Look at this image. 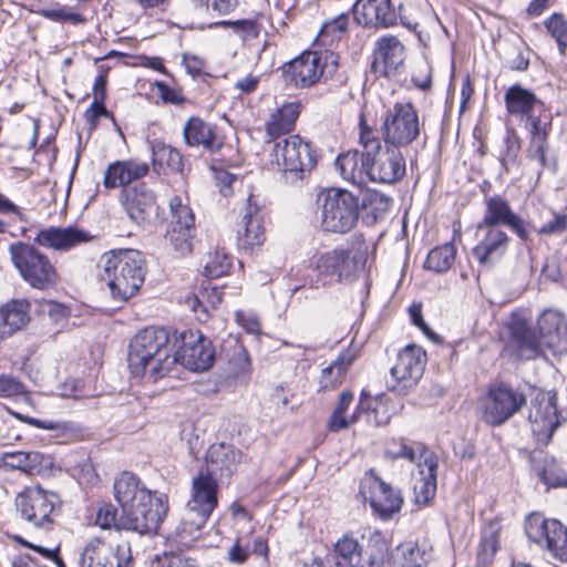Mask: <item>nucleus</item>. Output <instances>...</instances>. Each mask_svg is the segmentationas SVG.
<instances>
[{
    "label": "nucleus",
    "instance_id": "34",
    "mask_svg": "<svg viewBox=\"0 0 567 567\" xmlns=\"http://www.w3.org/2000/svg\"><path fill=\"white\" fill-rule=\"evenodd\" d=\"M29 308L27 300H12L0 308V343L27 324Z\"/></svg>",
    "mask_w": 567,
    "mask_h": 567
},
{
    "label": "nucleus",
    "instance_id": "49",
    "mask_svg": "<svg viewBox=\"0 0 567 567\" xmlns=\"http://www.w3.org/2000/svg\"><path fill=\"white\" fill-rule=\"evenodd\" d=\"M231 264V257L224 249H216L207 255L204 275L210 278H219L228 274Z\"/></svg>",
    "mask_w": 567,
    "mask_h": 567
},
{
    "label": "nucleus",
    "instance_id": "35",
    "mask_svg": "<svg viewBox=\"0 0 567 567\" xmlns=\"http://www.w3.org/2000/svg\"><path fill=\"white\" fill-rule=\"evenodd\" d=\"M529 229L540 236H560L567 230V214L543 207L538 210L537 217L529 223Z\"/></svg>",
    "mask_w": 567,
    "mask_h": 567
},
{
    "label": "nucleus",
    "instance_id": "21",
    "mask_svg": "<svg viewBox=\"0 0 567 567\" xmlns=\"http://www.w3.org/2000/svg\"><path fill=\"white\" fill-rule=\"evenodd\" d=\"M265 212L259 200L250 194L243 209L241 220L237 224V245L240 249L251 251L265 243Z\"/></svg>",
    "mask_w": 567,
    "mask_h": 567
},
{
    "label": "nucleus",
    "instance_id": "22",
    "mask_svg": "<svg viewBox=\"0 0 567 567\" xmlns=\"http://www.w3.org/2000/svg\"><path fill=\"white\" fill-rule=\"evenodd\" d=\"M169 208L173 219L166 234V240L175 252L184 256L192 251L195 216L192 209L183 204L179 196L169 199Z\"/></svg>",
    "mask_w": 567,
    "mask_h": 567
},
{
    "label": "nucleus",
    "instance_id": "57",
    "mask_svg": "<svg viewBox=\"0 0 567 567\" xmlns=\"http://www.w3.org/2000/svg\"><path fill=\"white\" fill-rule=\"evenodd\" d=\"M348 24L349 16L343 13L339 14L332 20L324 22L319 29L317 35H333L336 33H343L347 31Z\"/></svg>",
    "mask_w": 567,
    "mask_h": 567
},
{
    "label": "nucleus",
    "instance_id": "47",
    "mask_svg": "<svg viewBox=\"0 0 567 567\" xmlns=\"http://www.w3.org/2000/svg\"><path fill=\"white\" fill-rule=\"evenodd\" d=\"M6 465L11 468L21 470L25 473L39 471L43 465L44 455L37 451L7 453L4 456Z\"/></svg>",
    "mask_w": 567,
    "mask_h": 567
},
{
    "label": "nucleus",
    "instance_id": "25",
    "mask_svg": "<svg viewBox=\"0 0 567 567\" xmlns=\"http://www.w3.org/2000/svg\"><path fill=\"white\" fill-rule=\"evenodd\" d=\"M352 12L355 22L364 28H389L396 23L391 0H357Z\"/></svg>",
    "mask_w": 567,
    "mask_h": 567
},
{
    "label": "nucleus",
    "instance_id": "62",
    "mask_svg": "<svg viewBox=\"0 0 567 567\" xmlns=\"http://www.w3.org/2000/svg\"><path fill=\"white\" fill-rule=\"evenodd\" d=\"M530 51L527 47L520 48L517 54L508 61V66L514 71H526L529 66Z\"/></svg>",
    "mask_w": 567,
    "mask_h": 567
},
{
    "label": "nucleus",
    "instance_id": "43",
    "mask_svg": "<svg viewBox=\"0 0 567 567\" xmlns=\"http://www.w3.org/2000/svg\"><path fill=\"white\" fill-rule=\"evenodd\" d=\"M512 338L520 359H534L540 353L539 339L529 327L523 324L515 327Z\"/></svg>",
    "mask_w": 567,
    "mask_h": 567
},
{
    "label": "nucleus",
    "instance_id": "55",
    "mask_svg": "<svg viewBox=\"0 0 567 567\" xmlns=\"http://www.w3.org/2000/svg\"><path fill=\"white\" fill-rule=\"evenodd\" d=\"M28 393L25 385L12 374H0V398L13 399Z\"/></svg>",
    "mask_w": 567,
    "mask_h": 567
},
{
    "label": "nucleus",
    "instance_id": "8",
    "mask_svg": "<svg viewBox=\"0 0 567 567\" xmlns=\"http://www.w3.org/2000/svg\"><path fill=\"white\" fill-rule=\"evenodd\" d=\"M218 480L204 471L192 480V494L187 503V512L179 528L184 534L194 536L200 532L218 504Z\"/></svg>",
    "mask_w": 567,
    "mask_h": 567
},
{
    "label": "nucleus",
    "instance_id": "50",
    "mask_svg": "<svg viewBox=\"0 0 567 567\" xmlns=\"http://www.w3.org/2000/svg\"><path fill=\"white\" fill-rule=\"evenodd\" d=\"M391 200L385 195L379 192L367 193L362 199V207L368 217H371L374 221L389 212Z\"/></svg>",
    "mask_w": 567,
    "mask_h": 567
},
{
    "label": "nucleus",
    "instance_id": "52",
    "mask_svg": "<svg viewBox=\"0 0 567 567\" xmlns=\"http://www.w3.org/2000/svg\"><path fill=\"white\" fill-rule=\"evenodd\" d=\"M207 292H200L188 300V305L196 315L197 319L205 321L209 317V310L215 309L216 305L221 301L220 295L214 289V297L205 301Z\"/></svg>",
    "mask_w": 567,
    "mask_h": 567
},
{
    "label": "nucleus",
    "instance_id": "14",
    "mask_svg": "<svg viewBox=\"0 0 567 567\" xmlns=\"http://www.w3.org/2000/svg\"><path fill=\"white\" fill-rule=\"evenodd\" d=\"M425 352L420 347L408 346L399 352L395 364L390 370L388 389L399 394H406L423 375Z\"/></svg>",
    "mask_w": 567,
    "mask_h": 567
},
{
    "label": "nucleus",
    "instance_id": "33",
    "mask_svg": "<svg viewBox=\"0 0 567 567\" xmlns=\"http://www.w3.org/2000/svg\"><path fill=\"white\" fill-rule=\"evenodd\" d=\"M300 110L301 104L298 101L285 103L276 110L265 123L267 141H274L293 131Z\"/></svg>",
    "mask_w": 567,
    "mask_h": 567
},
{
    "label": "nucleus",
    "instance_id": "32",
    "mask_svg": "<svg viewBox=\"0 0 567 567\" xmlns=\"http://www.w3.org/2000/svg\"><path fill=\"white\" fill-rule=\"evenodd\" d=\"M439 460L435 454H427L425 462L417 463V476L414 478L413 493L417 504L429 503L436 492Z\"/></svg>",
    "mask_w": 567,
    "mask_h": 567
},
{
    "label": "nucleus",
    "instance_id": "64",
    "mask_svg": "<svg viewBox=\"0 0 567 567\" xmlns=\"http://www.w3.org/2000/svg\"><path fill=\"white\" fill-rule=\"evenodd\" d=\"M183 64L185 65L188 73L193 75H198L203 72V69L205 66L204 60L190 54V53H184L182 55Z\"/></svg>",
    "mask_w": 567,
    "mask_h": 567
},
{
    "label": "nucleus",
    "instance_id": "28",
    "mask_svg": "<svg viewBox=\"0 0 567 567\" xmlns=\"http://www.w3.org/2000/svg\"><path fill=\"white\" fill-rule=\"evenodd\" d=\"M538 330L544 344L554 354H567V319L558 311L546 310L538 319Z\"/></svg>",
    "mask_w": 567,
    "mask_h": 567
},
{
    "label": "nucleus",
    "instance_id": "4",
    "mask_svg": "<svg viewBox=\"0 0 567 567\" xmlns=\"http://www.w3.org/2000/svg\"><path fill=\"white\" fill-rule=\"evenodd\" d=\"M100 266L101 280L107 285L111 298L116 302H126L144 282L146 261L136 249L106 251L101 257Z\"/></svg>",
    "mask_w": 567,
    "mask_h": 567
},
{
    "label": "nucleus",
    "instance_id": "56",
    "mask_svg": "<svg viewBox=\"0 0 567 567\" xmlns=\"http://www.w3.org/2000/svg\"><path fill=\"white\" fill-rule=\"evenodd\" d=\"M151 567H196L190 559L182 554L165 551L161 555H155L151 561Z\"/></svg>",
    "mask_w": 567,
    "mask_h": 567
},
{
    "label": "nucleus",
    "instance_id": "5",
    "mask_svg": "<svg viewBox=\"0 0 567 567\" xmlns=\"http://www.w3.org/2000/svg\"><path fill=\"white\" fill-rule=\"evenodd\" d=\"M359 143L363 150L369 151L368 181L381 184H392L405 175V158L400 148L385 145L383 150L381 141L372 127L365 123L364 115L360 116Z\"/></svg>",
    "mask_w": 567,
    "mask_h": 567
},
{
    "label": "nucleus",
    "instance_id": "2",
    "mask_svg": "<svg viewBox=\"0 0 567 567\" xmlns=\"http://www.w3.org/2000/svg\"><path fill=\"white\" fill-rule=\"evenodd\" d=\"M113 488L122 508L121 526L138 535L155 534L168 511L167 496L152 493L130 472H123Z\"/></svg>",
    "mask_w": 567,
    "mask_h": 567
},
{
    "label": "nucleus",
    "instance_id": "23",
    "mask_svg": "<svg viewBox=\"0 0 567 567\" xmlns=\"http://www.w3.org/2000/svg\"><path fill=\"white\" fill-rule=\"evenodd\" d=\"M92 238L93 236L89 231L75 226H49L37 233L33 243L44 248L66 252L82 244L91 241Z\"/></svg>",
    "mask_w": 567,
    "mask_h": 567
},
{
    "label": "nucleus",
    "instance_id": "17",
    "mask_svg": "<svg viewBox=\"0 0 567 567\" xmlns=\"http://www.w3.org/2000/svg\"><path fill=\"white\" fill-rule=\"evenodd\" d=\"M484 205V215L477 226L478 230H483L484 227L506 226L513 230L522 241H528L530 239V233L528 231L529 221H526L517 215L505 197L501 195L486 197Z\"/></svg>",
    "mask_w": 567,
    "mask_h": 567
},
{
    "label": "nucleus",
    "instance_id": "42",
    "mask_svg": "<svg viewBox=\"0 0 567 567\" xmlns=\"http://www.w3.org/2000/svg\"><path fill=\"white\" fill-rule=\"evenodd\" d=\"M354 355L349 352H342L329 367L324 368L320 377L321 389L332 390L342 383L349 367L352 364Z\"/></svg>",
    "mask_w": 567,
    "mask_h": 567
},
{
    "label": "nucleus",
    "instance_id": "37",
    "mask_svg": "<svg viewBox=\"0 0 567 567\" xmlns=\"http://www.w3.org/2000/svg\"><path fill=\"white\" fill-rule=\"evenodd\" d=\"M549 127H550L549 123H544V124L537 126V128L528 130L529 134H530V141L528 144L527 152H528V157L532 159H536L540 164L542 168L555 169L556 162L549 159L547 156V152L549 148L548 142H547Z\"/></svg>",
    "mask_w": 567,
    "mask_h": 567
},
{
    "label": "nucleus",
    "instance_id": "26",
    "mask_svg": "<svg viewBox=\"0 0 567 567\" xmlns=\"http://www.w3.org/2000/svg\"><path fill=\"white\" fill-rule=\"evenodd\" d=\"M405 56V48L399 38H379L372 53L371 71L389 78L403 65Z\"/></svg>",
    "mask_w": 567,
    "mask_h": 567
},
{
    "label": "nucleus",
    "instance_id": "13",
    "mask_svg": "<svg viewBox=\"0 0 567 567\" xmlns=\"http://www.w3.org/2000/svg\"><path fill=\"white\" fill-rule=\"evenodd\" d=\"M60 499L55 493L45 492L41 487L27 488L16 499L21 517L35 528L50 529L53 525V512Z\"/></svg>",
    "mask_w": 567,
    "mask_h": 567
},
{
    "label": "nucleus",
    "instance_id": "20",
    "mask_svg": "<svg viewBox=\"0 0 567 567\" xmlns=\"http://www.w3.org/2000/svg\"><path fill=\"white\" fill-rule=\"evenodd\" d=\"M528 421L534 437L542 445H547L559 425L556 395L537 393L530 403Z\"/></svg>",
    "mask_w": 567,
    "mask_h": 567
},
{
    "label": "nucleus",
    "instance_id": "41",
    "mask_svg": "<svg viewBox=\"0 0 567 567\" xmlns=\"http://www.w3.org/2000/svg\"><path fill=\"white\" fill-rule=\"evenodd\" d=\"M388 554V538L380 530H373L369 536L363 560L359 567H384Z\"/></svg>",
    "mask_w": 567,
    "mask_h": 567
},
{
    "label": "nucleus",
    "instance_id": "7",
    "mask_svg": "<svg viewBox=\"0 0 567 567\" xmlns=\"http://www.w3.org/2000/svg\"><path fill=\"white\" fill-rule=\"evenodd\" d=\"M318 204L323 230L346 234L355 226L359 218V200L352 193L341 188H329L319 195Z\"/></svg>",
    "mask_w": 567,
    "mask_h": 567
},
{
    "label": "nucleus",
    "instance_id": "18",
    "mask_svg": "<svg viewBox=\"0 0 567 567\" xmlns=\"http://www.w3.org/2000/svg\"><path fill=\"white\" fill-rule=\"evenodd\" d=\"M323 70L322 54L317 51H305L281 68L285 83L295 89H308L316 85L321 80Z\"/></svg>",
    "mask_w": 567,
    "mask_h": 567
},
{
    "label": "nucleus",
    "instance_id": "44",
    "mask_svg": "<svg viewBox=\"0 0 567 567\" xmlns=\"http://www.w3.org/2000/svg\"><path fill=\"white\" fill-rule=\"evenodd\" d=\"M220 25L229 27L235 33H243L246 35H271L272 23L266 16H258L252 19H243L236 21H227Z\"/></svg>",
    "mask_w": 567,
    "mask_h": 567
},
{
    "label": "nucleus",
    "instance_id": "10",
    "mask_svg": "<svg viewBox=\"0 0 567 567\" xmlns=\"http://www.w3.org/2000/svg\"><path fill=\"white\" fill-rule=\"evenodd\" d=\"M381 132L385 145L396 148L412 144L421 132L417 111L412 103H395L382 121Z\"/></svg>",
    "mask_w": 567,
    "mask_h": 567
},
{
    "label": "nucleus",
    "instance_id": "58",
    "mask_svg": "<svg viewBox=\"0 0 567 567\" xmlns=\"http://www.w3.org/2000/svg\"><path fill=\"white\" fill-rule=\"evenodd\" d=\"M544 25L550 35H567V20L561 13H553L544 21Z\"/></svg>",
    "mask_w": 567,
    "mask_h": 567
},
{
    "label": "nucleus",
    "instance_id": "29",
    "mask_svg": "<svg viewBox=\"0 0 567 567\" xmlns=\"http://www.w3.org/2000/svg\"><path fill=\"white\" fill-rule=\"evenodd\" d=\"M482 231L484 235L472 254L481 266L492 267L505 255L509 237L499 227H484Z\"/></svg>",
    "mask_w": 567,
    "mask_h": 567
},
{
    "label": "nucleus",
    "instance_id": "31",
    "mask_svg": "<svg viewBox=\"0 0 567 567\" xmlns=\"http://www.w3.org/2000/svg\"><path fill=\"white\" fill-rule=\"evenodd\" d=\"M370 153L362 148L359 151H348L340 154L336 159V166L341 177L354 185H364L368 181Z\"/></svg>",
    "mask_w": 567,
    "mask_h": 567
},
{
    "label": "nucleus",
    "instance_id": "30",
    "mask_svg": "<svg viewBox=\"0 0 567 567\" xmlns=\"http://www.w3.org/2000/svg\"><path fill=\"white\" fill-rule=\"evenodd\" d=\"M312 265L319 274L336 275L340 281L350 278L355 271V262L351 259L350 251L343 248L313 256Z\"/></svg>",
    "mask_w": 567,
    "mask_h": 567
},
{
    "label": "nucleus",
    "instance_id": "15",
    "mask_svg": "<svg viewBox=\"0 0 567 567\" xmlns=\"http://www.w3.org/2000/svg\"><path fill=\"white\" fill-rule=\"evenodd\" d=\"M131 558L128 542L113 543L93 537L82 548L78 563L80 567H126Z\"/></svg>",
    "mask_w": 567,
    "mask_h": 567
},
{
    "label": "nucleus",
    "instance_id": "38",
    "mask_svg": "<svg viewBox=\"0 0 567 567\" xmlns=\"http://www.w3.org/2000/svg\"><path fill=\"white\" fill-rule=\"evenodd\" d=\"M430 554L414 542L400 544L392 554L393 567H425Z\"/></svg>",
    "mask_w": 567,
    "mask_h": 567
},
{
    "label": "nucleus",
    "instance_id": "16",
    "mask_svg": "<svg viewBox=\"0 0 567 567\" xmlns=\"http://www.w3.org/2000/svg\"><path fill=\"white\" fill-rule=\"evenodd\" d=\"M360 493L367 499L373 512L383 520L391 519L401 511L403 497L400 491H395L390 484L370 470L361 483Z\"/></svg>",
    "mask_w": 567,
    "mask_h": 567
},
{
    "label": "nucleus",
    "instance_id": "11",
    "mask_svg": "<svg viewBox=\"0 0 567 567\" xmlns=\"http://www.w3.org/2000/svg\"><path fill=\"white\" fill-rule=\"evenodd\" d=\"M525 534L529 542L546 550L560 563L567 561V527L557 519L530 513L525 518Z\"/></svg>",
    "mask_w": 567,
    "mask_h": 567
},
{
    "label": "nucleus",
    "instance_id": "48",
    "mask_svg": "<svg viewBox=\"0 0 567 567\" xmlns=\"http://www.w3.org/2000/svg\"><path fill=\"white\" fill-rule=\"evenodd\" d=\"M499 547V529L496 524H489L481 533L477 550V564H488Z\"/></svg>",
    "mask_w": 567,
    "mask_h": 567
},
{
    "label": "nucleus",
    "instance_id": "27",
    "mask_svg": "<svg viewBox=\"0 0 567 567\" xmlns=\"http://www.w3.org/2000/svg\"><path fill=\"white\" fill-rule=\"evenodd\" d=\"M183 140L188 147L202 148L209 154L219 152L224 146V137L219 135L218 127L198 116H190L186 121Z\"/></svg>",
    "mask_w": 567,
    "mask_h": 567
},
{
    "label": "nucleus",
    "instance_id": "63",
    "mask_svg": "<svg viewBox=\"0 0 567 567\" xmlns=\"http://www.w3.org/2000/svg\"><path fill=\"white\" fill-rule=\"evenodd\" d=\"M0 214L14 215L19 220L27 223V215L8 197L0 194Z\"/></svg>",
    "mask_w": 567,
    "mask_h": 567
},
{
    "label": "nucleus",
    "instance_id": "54",
    "mask_svg": "<svg viewBox=\"0 0 567 567\" xmlns=\"http://www.w3.org/2000/svg\"><path fill=\"white\" fill-rule=\"evenodd\" d=\"M9 412L16 419H18L24 423H28V424L33 425L39 429L53 431L55 433L56 437L63 436L69 430L68 424L64 422H55V421H51V420H40V419L23 415L18 412H13L11 410Z\"/></svg>",
    "mask_w": 567,
    "mask_h": 567
},
{
    "label": "nucleus",
    "instance_id": "12",
    "mask_svg": "<svg viewBox=\"0 0 567 567\" xmlns=\"http://www.w3.org/2000/svg\"><path fill=\"white\" fill-rule=\"evenodd\" d=\"M525 404L523 391L505 383L491 385L482 401V420L491 426H501Z\"/></svg>",
    "mask_w": 567,
    "mask_h": 567
},
{
    "label": "nucleus",
    "instance_id": "1",
    "mask_svg": "<svg viewBox=\"0 0 567 567\" xmlns=\"http://www.w3.org/2000/svg\"><path fill=\"white\" fill-rule=\"evenodd\" d=\"M176 342H181V346L172 353L169 334L165 328L150 327L137 332L128 348L127 360L132 374L156 382L168 375L177 363L194 372L212 368L215 349L202 331L184 330Z\"/></svg>",
    "mask_w": 567,
    "mask_h": 567
},
{
    "label": "nucleus",
    "instance_id": "40",
    "mask_svg": "<svg viewBox=\"0 0 567 567\" xmlns=\"http://www.w3.org/2000/svg\"><path fill=\"white\" fill-rule=\"evenodd\" d=\"M427 454H434L423 443L408 444L404 439L392 440L388 443L385 455L392 460L405 458L413 463H423Z\"/></svg>",
    "mask_w": 567,
    "mask_h": 567
},
{
    "label": "nucleus",
    "instance_id": "60",
    "mask_svg": "<svg viewBox=\"0 0 567 567\" xmlns=\"http://www.w3.org/2000/svg\"><path fill=\"white\" fill-rule=\"evenodd\" d=\"M236 321L245 329L246 332L250 334H258L260 332V323L254 315H247L244 311H237Z\"/></svg>",
    "mask_w": 567,
    "mask_h": 567
},
{
    "label": "nucleus",
    "instance_id": "19",
    "mask_svg": "<svg viewBox=\"0 0 567 567\" xmlns=\"http://www.w3.org/2000/svg\"><path fill=\"white\" fill-rule=\"evenodd\" d=\"M504 102L507 113L524 122L527 130L537 128V126L544 124L540 120L544 103L533 91L519 84H514L506 90Z\"/></svg>",
    "mask_w": 567,
    "mask_h": 567
},
{
    "label": "nucleus",
    "instance_id": "6",
    "mask_svg": "<svg viewBox=\"0 0 567 567\" xmlns=\"http://www.w3.org/2000/svg\"><path fill=\"white\" fill-rule=\"evenodd\" d=\"M8 251L13 267L30 287L47 290L58 284L59 274L54 264L33 244L12 243Z\"/></svg>",
    "mask_w": 567,
    "mask_h": 567
},
{
    "label": "nucleus",
    "instance_id": "39",
    "mask_svg": "<svg viewBox=\"0 0 567 567\" xmlns=\"http://www.w3.org/2000/svg\"><path fill=\"white\" fill-rule=\"evenodd\" d=\"M336 565L339 567H359L363 554L359 542L352 534H344L333 545Z\"/></svg>",
    "mask_w": 567,
    "mask_h": 567
},
{
    "label": "nucleus",
    "instance_id": "53",
    "mask_svg": "<svg viewBox=\"0 0 567 567\" xmlns=\"http://www.w3.org/2000/svg\"><path fill=\"white\" fill-rule=\"evenodd\" d=\"M122 515L117 517V511L112 504H103L96 513L95 523L103 529L114 527L116 530H128V528L121 526Z\"/></svg>",
    "mask_w": 567,
    "mask_h": 567
},
{
    "label": "nucleus",
    "instance_id": "46",
    "mask_svg": "<svg viewBox=\"0 0 567 567\" xmlns=\"http://www.w3.org/2000/svg\"><path fill=\"white\" fill-rule=\"evenodd\" d=\"M455 255L456 248L452 243L437 246L427 254L424 267L439 274L445 272L452 267Z\"/></svg>",
    "mask_w": 567,
    "mask_h": 567
},
{
    "label": "nucleus",
    "instance_id": "3",
    "mask_svg": "<svg viewBox=\"0 0 567 567\" xmlns=\"http://www.w3.org/2000/svg\"><path fill=\"white\" fill-rule=\"evenodd\" d=\"M150 172L146 163L137 161H117L107 166L103 177L105 188L123 187L120 203L128 218L138 226L151 223L156 213V196L145 183L131 185Z\"/></svg>",
    "mask_w": 567,
    "mask_h": 567
},
{
    "label": "nucleus",
    "instance_id": "59",
    "mask_svg": "<svg viewBox=\"0 0 567 567\" xmlns=\"http://www.w3.org/2000/svg\"><path fill=\"white\" fill-rule=\"evenodd\" d=\"M249 555L248 547L243 546L240 539H236L227 550V560L235 565H243L248 559Z\"/></svg>",
    "mask_w": 567,
    "mask_h": 567
},
{
    "label": "nucleus",
    "instance_id": "61",
    "mask_svg": "<svg viewBox=\"0 0 567 567\" xmlns=\"http://www.w3.org/2000/svg\"><path fill=\"white\" fill-rule=\"evenodd\" d=\"M101 116L111 117L112 114L104 106V102L93 100L85 112V118L90 124L96 125L97 120Z\"/></svg>",
    "mask_w": 567,
    "mask_h": 567
},
{
    "label": "nucleus",
    "instance_id": "51",
    "mask_svg": "<svg viewBox=\"0 0 567 567\" xmlns=\"http://www.w3.org/2000/svg\"><path fill=\"white\" fill-rule=\"evenodd\" d=\"M505 150L501 164L506 172L517 164L522 141L514 128H507L505 136Z\"/></svg>",
    "mask_w": 567,
    "mask_h": 567
},
{
    "label": "nucleus",
    "instance_id": "36",
    "mask_svg": "<svg viewBox=\"0 0 567 567\" xmlns=\"http://www.w3.org/2000/svg\"><path fill=\"white\" fill-rule=\"evenodd\" d=\"M153 167L158 174L182 173L184 167L182 153L171 145L155 141L152 143Z\"/></svg>",
    "mask_w": 567,
    "mask_h": 567
},
{
    "label": "nucleus",
    "instance_id": "9",
    "mask_svg": "<svg viewBox=\"0 0 567 567\" xmlns=\"http://www.w3.org/2000/svg\"><path fill=\"white\" fill-rule=\"evenodd\" d=\"M275 157L278 169L292 183L302 181L306 172L317 165V152L300 135H289L275 145Z\"/></svg>",
    "mask_w": 567,
    "mask_h": 567
},
{
    "label": "nucleus",
    "instance_id": "24",
    "mask_svg": "<svg viewBox=\"0 0 567 567\" xmlns=\"http://www.w3.org/2000/svg\"><path fill=\"white\" fill-rule=\"evenodd\" d=\"M243 453L231 444H212L205 456V473L220 482L229 481L241 462Z\"/></svg>",
    "mask_w": 567,
    "mask_h": 567
},
{
    "label": "nucleus",
    "instance_id": "45",
    "mask_svg": "<svg viewBox=\"0 0 567 567\" xmlns=\"http://www.w3.org/2000/svg\"><path fill=\"white\" fill-rule=\"evenodd\" d=\"M534 470L548 488H567V473L557 464L555 458L545 457L543 465L535 464Z\"/></svg>",
    "mask_w": 567,
    "mask_h": 567
}]
</instances>
